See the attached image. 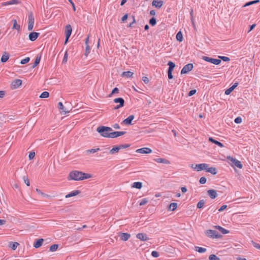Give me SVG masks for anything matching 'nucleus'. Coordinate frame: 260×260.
<instances>
[{
	"label": "nucleus",
	"instance_id": "1",
	"mask_svg": "<svg viewBox=\"0 0 260 260\" xmlns=\"http://www.w3.org/2000/svg\"><path fill=\"white\" fill-rule=\"evenodd\" d=\"M91 177L90 174L85 173L81 171L77 170L72 171L70 172L67 177L68 180H74L75 181L83 180Z\"/></svg>",
	"mask_w": 260,
	"mask_h": 260
},
{
	"label": "nucleus",
	"instance_id": "2",
	"mask_svg": "<svg viewBox=\"0 0 260 260\" xmlns=\"http://www.w3.org/2000/svg\"><path fill=\"white\" fill-rule=\"evenodd\" d=\"M112 131L111 127L105 126H99L96 129V131L100 134L101 136L105 138H110L111 132Z\"/></svg>",
	"mask_w": 260,
	"mask_h": 260
},
{
	"label": "nucleus",
	"instance_id": "3",
	"mask_svg": "<svg viewBox=\"0 0 260 260\" xmlns=\"http://www.w3.org/2000/svg\"><path fill=\"white\" fill-rule=\"evenodd\" d=\"M206 236L212 239L221 238L222 236L219 234L216 231L212 230H208L205 232Z\"/></svg>",
	"mask_w": 260,
	"mask_h": 260
},
{
	"label": "nucleus",
	"instance_id": "4",
	"mask_svg": "<svg viewBox=\"0 0 260 260\" xmlns=\"http://www.w3.org/2000/svg\"><path fill=\"white\" fill-rule=\"evenodd\" d=\"M35 19L33 14L31 12L28 13V30L31 31L34 27Z\"/></svg>",
	"mask_w": 260,
	"mask_h": 260
},
{
	"label": "nucleus",
	"instance_id": "5",
	"mask_svg": "<svg viewBox=\"0 0 260 260\" xmlns=\"http://www.w3.org/2000/svg\"><path fill=\"white\" fill-rule=\"evenodd\" d=\"M72 32V28L70 24H68L65 27V34L66 39L64 41V44H66L68 42L69 38L70 37Z\"/></svg>",
	"mask_w": 260,
	"mask_h": 260
},
{
	"label": "nucleus",
	"instance_id": "6",
	"mask_svg": "<svg viewBox=\"0 0 260 260\" xmlns=\"http://www.w3.org/2000/svg\"><path fill=\"white\" fill-rule=\"evenodd\" d=\"M202 59L206 61L211 62L215 65L219 64L221 62L220 59H215V58H211V57H210L208 56H203L202 57Z\"/></svg>",
	"mask_w": 260,
	"mask_h": 260
},
{
	"label": "nucleus",
	"instance_id": "7",
	"mask_svg": "<svg viewBox=\"0 0 260 260\" xmlns=\"http://www.w3.org/2000/svg\"><path fill=\"white\" fill-rule=\"evenodd\" d=\"M113 102L115 103H119V104L115 106L113 108V109L117 110L124 106V100L122 98H117L114 99Z\"/></svg>",
	"mask_w": 260,
	"mask_h": 260
},
{
	"label": "nucleus",
	"instance_id": "8",
	"mask_svg": "<svg viewBox=\"0 0 260 260\" xmlns=\"http://www.w3.org/2000/svg\"><path fill=\"white\" fill-rule=\"evenodd\" d=\"M227 158L232 163L233 166H236L239 169L242 168L243 166L239 160L231 156H228Z\"/></svg>",
	"mask_w": 260,
	"mask_h": 260
},
{
	"label": "nucleus",
	"instance_id": "9",
	"mask_svg": "<svg viewBox=\"0 0 260 260\" xmlns=\"http://www.w3.org/2000/svg\"><path fill=\"white\" fill-rule=\"evenodd\" d=\"M193 68L192 63H188L185 65L181 71V74H187L191 71Z\"/></svg>",
	"mask_w": 260,
	"mask_h": 260
},
{
	"label": "nucleus",
	"instance_id": "10",
	"mask_svg": "<svg viewBox=\"0 0 260 260\" xmlns=\"http://www.w3.org/2000/svg\"><path fill=\"white\" fill-rule=\"evenodd\" d=\"M22 84V80L20 79H15L12 82L11 86L12 89L18 88Z\"/></svg>",
	"mask_w": 260,
	"mask_h": 260
},
{
	"label": "nucleus",
	"instance_id": "11",
	"mask_svg": "<svg viewBox=\"0 0 260 260\" xmlns=\"http://www.w3.org/2000/svg\"><path fill=\"white\" fill-rule=\"evenodd\" d=\"M208 167V165L207 164H197L195 166L194 168V170H196L197 171H200L202 170H205L207 169V167Z\"/></svg>",
	"mask_w": 260,
	"mask_h": 260
},
{
	"label": "nucleus",
	"instance_id": "12",
	"mask_svg": "<svg viewBox=\"0 0 260 260\" xmlns=\"http://www.w3.org/2000/svg\"><path fill=\"white\" fill-rule=\"evenodd\" d=\"M152 152V150L148 147H144L138 149L136 150V152L141 154H149Z\"/></svg>",
	"mask_w": 260,
	"mask_h": 260
},
{
	"label": "nucleus",
	"instance_id": "13",
	"mask_svg": "<svg viewBox=\"0 0 260 260\" xmlns=\"http://www.w3.org/2000/svg\"><path fill=\"white\" fill-rule=\"evenodd\" d=\"M136 237L142 241H146L149 239L146 234L142 233L137 234Z\"/></svg>",
	"mask_w": 260,
	"mask_h": 260
},
{
	"label": "nucleus",
	"instance_id": "14",
	"mask_svg": "<svg viewBox=\"0 0 260 260\" xmlns=\"http://www.w3.org/2000/svg\"><path fill=\"white\" fill-rule=\"evenodd\" d=\"M164 2L161 0H153L152 3V6L160 9L163 5Z\"/></svg>",
	"mask_w": 260,
	"mask_h": 260
},
{
	"label": "nucleus",
	"instance_id": "15",
	"mask_svg": "<svg viewBox=\"0 0 260 260\" xmlns=\"http://www.w3.org/2000/svg\"><path fill=\"white\" fill-rule=\"evenodd\" d=\"M126 133V132H111V138H115L118 137L122 136Z\"/></svg>",
	"mask_w": 260,
	"mask_h": 260
},
{
	"label": "nucleus",
	"instance_id": "16",
	"mask_svg": "<svg viewBox=\"0 0 260 260\" xmlns=\"http://www.w3.org/2000/svg\"><path fill=\"white\" fill-rule=\"evenodd\" d=\"M40 33L37 32H31L29 33L28 38L31 41H35L39 36Z\"/></svg>",
	"mask_w": 260,
	"mask_h": 260
},
{
	"label": "nucleus",
	"instance_id": "17",
	"mask_svg": "<svg viewBox=\"0 0 260 260\" xmlns=\"http://www.w3.org/2000/svg\"><path fill=\"white\" fill-rule=\"evenodd\" d=\"M20 2L19 0H11L6 2L2 3V6H6L8 5H16L19 4Z\"/></svg>",
	"mask_w": 260,
	"mask_h": 260
},
{
	"label": "nucleus",
	"instance_id": "18",
	"mask_svg": "<svg viewBox=\"0 0 260 260\" xmlns=\"http://www.w3.org/2000/svg\"><path fill=\"white\" fill-rule=\"evenodd\" d=\"M134 117L135 116L134 115H131L126 119H124L122 121V123H124V124H132V121L134 119Z\"/></svg>",
	"mask_w": 260,
	"mask_h": 260
},
{
	"label": "nucleus",
	"instance_id": "19",
	"mask_svg": "<svg viewBox=\"0 0 260 260\" xmlns=\"http://www.w3.org/2000/svg\"><path fill=\"white\" fill-rule=\"evenodd\" d=\"M207 192L212 199H214L217 196L216 191L214 189H210L207 191Z\"/></svg>",
	"mask_w": 260,
	"mask_h": 260
},
{
	"label": "nucleus",
	"instance_id": "20",
	"mask_svg": "<svg viewBox=\"0 0 260 260\" xmlns=\"http://www.w3.org/2000/svg\"><path fill=\"white\" fill-rule=\"evenodd\" d=\"M209 141L213 143V144H215L216 145H217L218 146L222 148V147H224V145L222 143H221V142L216 140L215 139H213V138L212 137H210L209 138Z\"/></svg>",
	"mask_w": 260,
	"mask_h": 260
},
{
	"label": "nucleus",
	"instance_id": "21",
	"mask_svg": "<svg viewBox=\"0 0 260 260\" xmlns=\"http://www.w3.org/2000/svg\"><path fill=\"white\" fill-rule=\"evenodd\" d=\"M80 192H81V191L79 190H74V191L70 192L69 193L67 194V195H66L65 198H71L72 197H74V196H76L79 194Z\"/></svg>",
	"mask_w": 260,
	"mask_h": 260
},
{
	"label": "nucleus",
	"instance_id": "22",
	"mask_svg": "<svg viewBox=\"0 0 260 260\" xmlns=\"http://www.w3.org/2000/svg\"><path fill=\"white\" fill-rule=\"evenodd\" d=\"M131 237V235L126 233H121L120 234V239L123 241H127Z\"/></svg>",
	"mask_w": 260,
	"mask_h": 260
},
{
	"label": "nucleus",
	"instance_id": "23",
	"mask_svg": "<svg viewBox=\"0 0 260 260\" xmlns=\"http://www.w3.org/2000/svg\"><path fill=\"white\" fill-rule=\"evenodd\" d=\"M154 160L158 163H162L165 164H170V162L168 159L162 158H155Z\"/></svg>",
	"mask_w": 260,
	"mask_h": 260
},
{
	"label": "nucleus",
	"instance_id": "24",
	"mask_svg": "<svg viewBox=\"0 0 260 260\" xmlns=\"http://www.w3.org/2000/svg\"><path fill=\"white\" fill-rule=\"evenodd\" d=\"M43 241V239L41 238L38 239L35 242H34V247L36 248H39L42 245Z\"/></svg>",
	"mask_w": 260,
	"mask_h": 260
},
{
	"label": "nucleus",
	"instance_id": "25",
	"mask_svg": "<svg viewBox=\"0 0 260 260\" xmlns=\"http://www.w3.org/2000/svg\"><path fill=\"white\" fill-rule=\"evenodd\" d=\"M214 228L218 230L222 234H226L229 233L230 231L224 229L223 228L219 226V225H215L214 226Z\"/></svg>",
	"mask_w": 260,
	"mask_h": 260
},
{
	"label": "nucleus",
	"instance_id": "26",
	"mask_svg": "<svg viewBox=\"0 0 260 260\" xmlns=\"http://www.w3.org/2000/svg\"><path fill=\"white\" fill-rule=\"evenodd\" d=\"M207 172L210 173L212 175H215L217 174V171L216 168L215 167H207V169H206Z\"/></svg>",
	"mask_w": 260,
	"mask_h": 260
},
{
	"label": "nucleus",
	"instance_id": "27",
	"mask_svg": "<svg viewBox=\"0 0 260 260\" xmlns=\"http://www.w3.org/2000/svg\"><path fill=\"white\" fill-rule=\"evenodd\" d=\"M41 58V55L40 54H38L36 56V59L33 63L32 68H34L37 67L39 63H40V60Z\"/></svg>",
	"mask_w": 260,
	"mask_h": 260
},
{
	"label": "nucleus",
	"instance_id": "28",
	"mask_svg": "<svg viewBox=\"0 0 260 260\" xmlns=\"http://www.w3.org/2000/svg\"><path fill=\"white\" fill-rule=\"evenodd\" d=\"M9 58V54L5 52L2 56L1 61L2 62H6Z\"/></svg>",
	"mask_w": 260,
	"mask_h": 260
},
{
	"label": "nucleus",
	"instance_id": "29",
	"mask_svg": "<svg viewBox=\"0 0 260 260\" xmlns=\"http://www.w3.org/2000/svg\"><path fill=\"white\" fill-rule=\"evenodd\" d=\"M132 188H136L137 189H141L142 187V183L141 182H134L132 185Z\"/></svg>",
	"mask_w": 260,
	"mask_h": 260
},
{
	"label": "nucleus",
	"instance_id": "30",
	"mask_svg": "<svg viewBox=\"0 0 260 260\" xmlns=\"http://www.w3.org/2000/svg\"><path fill=\"white\" fill-rule=\"evenodd\" d=\"M19 245V244L18 242H11L9 243V247L11 248L12 250H15L18 246Z\"/></svg>",
	"mask_w": 260,
	"mask_h": 260
},
{
	"label": "nucleus",
	"instance_id": "31",
	"mask_svg": "<svg viewBox=\"0 0 260 260\" xmlns=\"http://www.w3.org/2000/svg\"><path fill=\"white\" fill-rule=\"evenodd\" d=\"M58 108L59 109V110H62V112H61V113L63 112L64 113V114H66V113H68L70 112L69 110H64V106L62 104V103L61 102H59L58 104Z\"/></svg>",
	"mask_w": 260,
	"mask_h": 260
},
{
	"label": "nucleus",
	"instance_id": "32",
	"mask_svg": "<svg viewBox=\"0 0 260 260\" xmlns=\"http://www.w3.org/2000/svg\"><path fill=\"white\" fill-rule=\"evenodd\" d=\"M134 73L131 71H125V72H123L122 73V75L121 76L122 77H127V78H130V77H132Z\"/></svg>",
	"mask_w": 260,
	"mask_h": 260
},
{
	"label": "nucleus",
	"instance_id": "33",
	"mask_svg": "<svg viewBox=\"0 0 260 260\" xmlns=\"http://www.w3.org/2000/svg\"><path fill=\"white\" fill-rule=\"evenodd\" d=\"M168 65L169 66L168 71L173 72L174 68L175 67V64L173 62L169 61L168 63Z\"/></svg>",
	"mask_w": 260,
	"mask_h": 260
},
{
	"label": "nucleus",
	"instance_id": "34",
	"mask_svg": "<svg viewBox=\"0 0 260 260\" xmlns=\"http://www.w3.org/2000/svg\"><path fill=\"white\" fill-rule=\"evenodd\" d=\"M259 2V0H254V1H250V2L246 3L245 4H244L243 5V7H246L247 6H249L250 5L258 3Z\"/></svg>",
	"mask_w": 260,
	"mask_h": 260
},
{
	"label": "nucleus",
	"instance_id": "35",
	"mask_svg": "<svg viewBox=\"0 0 260 260\" xmlns=\"http://www.w3.org/2000/svg\"><path fill=\"white\" fill-rule=\"evenodd\" d=\"M13 25L12 27V29H16L17 30L19 31L20 30V26L17 24V22L16 19L13 20Z\"/></svg>",
	"mask_w": 260,
	"mask_h": 260
},
{
	"label": "nucleus",
	"instance_id": "36",
	"mask_svg": "<svg viewBox=\"0 0 260 260\" xmlns=\"http://www.w3.org/2000/svg\"><path fill=\"white\" fill-rule=\"evenodd\" d=\"M177 207V204L176 203H172L169 206V210L170 211H174Z\"/></svg>",
	"mask_w": 260,
	"mask_h": 260
},
{
	"label": "nucleus",
	"instance_id": "37",
	"mask_svg": "<svg viewBox=\"0 0 260 260\" xmlns=\"http://www.w3.org/2000/svg\"><path fill=\"white\" fill-rule=\"evenodd\" d=\"M119 147L118 146H114L110 151L109 153L111 154H113L116 152H118L119 150Z\"/></svg>",
	"mask_w": 260,
	"mask_h": 260
},
{
	"label": "nucleus",
	"instance_id": "38",
	"mask_svg": "<svg viewBox=\"0 0 260 260\" xmlns=\"http://www.w3.org/2000/svg\"><path fill=\"white\" fill-rule=\"evenodd\" d=\"M176 39L177 41L180 42H182L183 40V35L181 31L178 32L176 36Z\"/></svg>",
	"mask_w": 260,
	"mask_h": 260
},
{
	"label": "nucleus",
	"instance_id": "39",
	"mask_svg": "<svg viewBox=\"0 0 260 260\" xmlns=\"http://www.w3.org/2000/svg\"><path fill=\"white\" fill-rule=\"evenodd\" d=\"M196 250L199 253H204L206 251V249L205 248L196 246L195 247Z\"/></svg>",
	"mask_w": 260,
	"mask_h": 260
},
{
	"label": "nucleus",
	"instance_id": "40",
	"mask_svg": "<svg viewBox=\"0 0 260 260\" xmlns=\"http://www.w3.org/2000/svg\"><path fill=\"white\" fill-rule=\"evenodd\" d=\"M58 247V244H53L49 247V250L50 251H52V252L55 251L57 249Z\"/></svg>",
	"mask_w": 260,
	"mask_h": 260
},
{
	"label": "nucleus",
	"instance_id": "41",
	"mask_svg": "<svg viewBox=\"0 0 260 260\" xmlns=\"http://www.w3.org/2000/svg\"><path fill=\"white\" fill-rule=\"evenodd\" d=\"M49 93L48 92L44 91L41 94L39 98H42V99L47 98L49 97Z\"/></svg>",
	"mask_w": 260,
	"mask_h": 260
},
{
	"label": "nucleus",
	"instance_id": "42",
	"mask_svg": "<svg viewBox=\"0 0 260 260\" xmlns=\"http://www.w3.org/2000/svg\"><path fill=\"white\" fill-rule=\"evenodd\" d=\"M149 24L151 26H154L156 24V18L154 17H152L149 21Z\"/></svg>",
	"mask_w": 260,
	"mask_h": 260
},
{
	"label": "nucleus",
	"instance_id": "43",
	"mask_svg": "<svg viewBox=\"0 0 260 260\" xmlns=\"http://www.w3.org/2000/svg\"><path fill=\"white\" fill-rule=\"evenodd\" d=\"M205 201H204V200H201L198 202L197 204V208L199 209H201L203 207Z\"/></svg>",
	"mask_w": 260,
	"mask_h": 260
},
{
	"label": "nucleus",
	"instance_id": "44",
	"mask_svg": "<svg viewBox=\"0 0 260 260\" xmlns=\"http://www.w3.org/2000/svg\"><path fill=\"white\" fill-rule=\"evenodd\" d=\"M209 260H220V258L215 254H211L209 257Z\"/></svg>",
	"mask_w": 260,
	"mask_h": 260
},
{
	"label": "nucleus",
	"instance_id": "45",
	"mask_svg": "<svg viewBox=\"0 0 260 260\" xmlns=\"http://www.w3.org/2000/svg\"><path fill=\"white\" fill-rule=\"evenodd\" d=\"M29 60H30V58L29 57H25V58H24L21 60L20 63L22 64H26L29 62Z\"/></svg>",
	"mask_w": 260,
	"mask_h": 260
},
{
	"label": "nucleus",
	"instance_id": "46",
	"mask_svg": "<svg viewBox=\"0 0 260 260\" xmlns=\"http://www.w3.org/2000/svg\"><path fill=\"white\" fill-rule=\"evenodd\" d=\"M148 202V200L146 198L143 199L139 203L140 206H143L146 204Z\"/></svg>",
	"mask_w": 260,
	"mask_h": 260
},
{
	"label": "nucleus",
	"instance_id": "47",
	"mask_svg": "<svg viewBox=\"0 0 260 260\" xmlns=\"http://www.w3.org/2000/svg\"><path fill=\"white\" fill-rule=\"evenodd\" d=\"M130 146H131V145L128 144H120V145H118V146L119 147V149L126 148L130 147Z\"/></svg>",
	"mask_w": 260,
	"mask_h": 260
},
{
	"label": "nucleus",
	"instance_id": "48",
	"mask_svg": "<svg viewBox=\"0 0 260 260\" xmlns=\"http://www.w3.org/2000/svg\"><path fill=\"white\" fill-rule=\"evenodd\" d=\"M100 150V148H95V149H88L86 151L87 153H94L96 152H97L98 151H99Z\"/></svg>",
	"mask_w": 260,
	"mask_h": 260
},
{
	"label": "nucleus",
	"instance_id": "49",
	"mask_svg": "<svg viewBox=\"0 0 260 260\" xmlns=\"http://www.w3.org/2000/svg\"><path fill=\"white\" fill-rule=\"evenodd\" d=\"M119 92V89L117 87H115L113 89L111 93L109 94V96H111V95L113 94H115V93H118Z\"/></svg>",
	"mask_w": 260,
	"mask_h": 260
},
{
	"label": "nucleus",
	"instance_id": "50",
	"mask_svg": "<svg viewBox=\"0 0 260 260\" xmlns=\"http://www.w3.org/2000/svg\"><path fill=\"white\" fill-rule=\"evenodd\" d=\"M218 57L224 61H229L230 60V58L226 56H218Z\"/></svg>",
	"mask_w": 260,
	"mask_h": 260
},
{
	"label": "nucleus",
	"instance_id": "51",
	"mask_svg": "<svg viewBox=\"0 0 260 260\" xmlns=\"http://www.w3.org/2000/svg\"><path fill=\"white\" fill-rule=\"evenodd\" d=\"M68 52H67V51H66V52H65L64 54V56H63V59H62V63H65L67 62V59H68Z\"/></svg>",
	"mask_w": 260,
	"mask_h": 260
},
{
	"label": "nucleus",
	"instance_id": "52",
	"mask_svg": "<svg viewBox=\"0 0 260 260\" xmlns=\"http://www.w3.org/2000/svg\"><path fill=\"white\" fill-rule=\"evenodd\" d=\"M206 181H207V179L205 177H201L200 179V181H199L200 183L202 184H205L206 182Z\"/></svg>",
	"mask_w": 260,
	"mask_h": 260
},
{
	"label": "nucleus",
	"instance_id": "53",
	"mask_svg": "<svg viewBox=\"0 0 260 260\" xmlns=\"http://www.w3.org/2000/svg\"><path fill=\"white\" fill-rule=\"evenodd\" d=\"M151 255L154 257H158L159 255V252L156 251H153L151 252Z\"/></svg>",
	"mask_w": 260,
	"mask_h": 260
},
{
	"label": "nucleus",
	"instance_id": "54",
	"mask_svg": "<svg viewBox=\"0 0 260 260\" xmlns=\"http://www.w3.org/2000/svg\"><path fill=\"white\" fill-rule=\"evenodd\" d=\"M23 178L24 183L26 184V185L27 186H29L30 185V182H29V179L25 176H24Z\"/></svg>",
	"mask_w": 260,
	"mask_h": 260
},
{
	"label": "nucleus",
	"instance_id": "55",
	"mask_svg": "<svg viewBox=\"0 0 260 260\" xmlns=\"http://www.w3.org/2000/svg\"><path fill=\"white\" fill-rule=\"evenodd\" d=\"M234 121L236 123H240L242 122V118L241 117H237L235 119Z\"/></svg>",
	"mask_w": 260,
	"mask_h": 260
},
{
	"label": "nucleus",
	"instance_id": "56",
	"mask_svg": "<svg viewBox=\"0 0 260 260\" xmlns=\"http://www.w3.org/2000/svg\"><path fill=\"white\" fill-rule=\"evenodd\" d=\"M197 92V90L196 89H192L189 91L188 93V95L189 96H191L193 95H194Z\"/></svg>",
	"mask_w": 260,
	"mask_h": 260
},
{
	"label": "nucleus",
	"instance_id": "57",
	"mask_svg": "<svg viewBox=\"0 0 260 260\" xmlns=\"http://www.w3.org/2000/svg\"><path fill=\"white\" fill-rule=\"evenodd\" d=\"M233 91V89L230 87L229 88L226 89L225 91V94L226 95L230 94L232 91Z\"/></svg>",
	"mask_w": 260,
	"mask_h": 260
},
{
	"label": "nucleus",
	"instance_id": "58",
	"mask_svg": "<svg viewBox=\"0 0 260 260\" xmlns=\"http://www.w3.org/2000/svg\"><path fill=\"white\" fill-rule=\"evenodd\" d=\"M142 80L145 84H148L149 82V79L145 76L142 77Z\"/></svg>",
	"mask_w": 260,
	"mask_h": 260
},
{
	"label": "nucleus",
	"instance_id": "59",
	"mask_svg": "<svg viewBox=\"0 0 260 260\" xmlns=\"http://www.w3.org/2000/svg\"><path fill=\"white\" fill-rule=\"evenodd\" d=\"M35 156V153L34 152H30V153L28 155L29 159H33L34 158Z\"/></svg>",
	"mask_w": 260,
	"mask_h": 260
},
{
	"label": "nucleus",
	"instance_id": "60",
	"mask_svg": "<svg viewBox=\"0 0 260 260\" xmlns=\"http://www.w3.org/2000/svg\"><path fill=\"white\" fill-rule=\"evenodd\" d=\"M132 18H133V22L132 23H131L128 25V27H133V24L135 23H136V20H135V16H132Z\"/></svg>",
	"mask_w": 260,
	"mask_h": 260
},
{
	"label": "nucleus",
	"instance_id": "61",
	"mask_svg": "<svg viewBox=\"0 0 260 260\" xmlns=\"http://www.w3.org/2000/svg\"><path fill=\"white\" fill-rule=\"evenodd\" d=\"M36 191L37 192H38L39 194L43 196H46L47 195L45 194L44 193L42 192L41 190L38 188H36Z\"/></svg>",
	"mask_w": 260,
	"mask_h": 260
},
{
	"label": "nucleus",
	"instance_id": "62",
	"mask_svg": "<svg viewBox=\"0 0 260 260\" xmlns=\"http://www.w3.org/2000/svg\"><path fill=\"white\" fill-rule=\"evenodd\" d=\"M227 207V206L225 205H222L219 209H218V211L219 212H221L222 211H223L224 209H225Z\"/></svg>",
	"mask_w": 260,
	"mask_h": 260
},
{
	"label": "nucleus",
	"instance_id": "63",
	"mask_svg": "<svg viewBox=\"0 0 260 260\" xmlns=\"http://www.w3.org/2000/svg\"><path fill=\"white\" fill-rule=\"evenodd\" d=\"M168 78L169 79H172L173 78V76L172 75V72L168 71Z\"/></svg>",
	"mask_w": 260,
	"mask_h": 260
},
{
	"label": "nucleus",
	"instance_id": "64",
	"mask_svg": "<svg viewBox=\"0 0 260 260\" xmlns=\"http://www.w3.org/2000/svg\"><path fill=\"white\" fill-rule=\"evenodd\" d=\"M127 18H128V14H126L121 18V21L122 22H124L127 19Z\"/></svg>",
	"mask_w": 260,
	"mask_h": 260
}]
</instances>
